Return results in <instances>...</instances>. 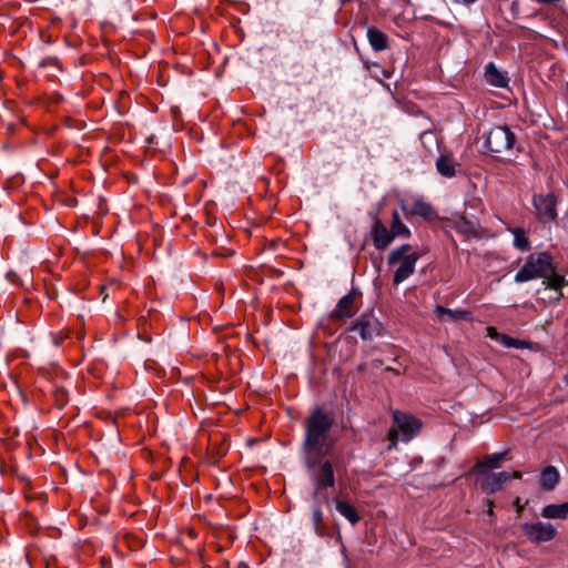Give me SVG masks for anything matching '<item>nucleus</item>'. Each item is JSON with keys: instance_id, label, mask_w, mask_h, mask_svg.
<instances>
[{"instance_id": "f3484780", "label": "nucleus", "mask_w": 568, "mask_h": 568, "mask_svg": "<svg viewBox=\"0 0 568 568\" xmlns=\"http://www.w3.org/2000/svg\"><path fill=\"white\" fill-rule=\"evenodd\" d=\"M559 478L560 476L557 468L554 466H547L540 474V487L544 490H552L557 486Z\"/></svg>"}, {"instance_id": "9b49d317", "label": "nucleus", "mask_w": 568, "mask_h": 568, "mask_svg": "<svg viewBox=\"0 0 568 568\" xmlns=\"http://www.w3.org/2000/svg\"><path fill=\"white\" fill-rule=\"evenodd\" d=\"M400 209L406 217L420 216L423 219H429L435 215V211L432 205L419 199L415 200L410 206H407L402 202Z\"/></svg>"}, {"instance_id": "a211bd4d", "label": "nucleus", "mask_w": 568, "mask_h": 568, "mask_svg": "<svg viewBox=\"0 0 568 568\" xmlns=\"http://www.w3.org/2000/svg\"><path fill=\"white\" fill-rule=\"evenodd\" d=\"M541 516L548 519H566L568 517V501L545 506Z\"/></svg>"}, {"instance_id": "0eeeda50", "label": "nucleus", "mask_w": 568, "mask_h": 568, "mask_svg": "<svg viewBox=\"0 0 568 568\" xmlns=\"http://www.w3.org/2000/svg\"><path fill=\"white\" fill-rule=\"evenodd\" d=\"M520 528L527 539L536 544L550 541L557 535L556 528L550 523H525Z\"/></svg>"}, {"instance_id": "aec40b11", "label": "nucleus", "mask_w": 568, "mask_h": 568, "mask_svg": "<svg viewBox=\"0 0 568 568\" xmlns=\"http://www.w3.org/2000/svg\"><path fill=\"white\" fill-rule=\"evenodd\" d=\"M389 230L392 231L394 239H409L412 236L410 230L403 223L399 213L396 210L392 213V223Z\"/></svg>"}, {"instance_id": "1a4fd4ad", "label": "nucleus", "mask_w": 568, "mask_h": 568, "mask_svg": "<svg viewBox=\"0 0 568 568\" xmlns=\"http://www.w3.org/2000/svg\"><path fill=\"white\" fill-rule=\"evenodd\" d=\"M358 292L352 290L347 295L343 296L336 307L331 313L332 320H341L352 317L358 310L357 298Z\"/></svg>"}, {"instance_id": "bb28decb", "label": "nucleus", "mask_w": 568, "mask_h": 568, "mask_svg": "<svg viewBox=\"0 0 568 568\" xmlns=\"http://www.w3.org/2000/svg\"><path fill=\"white\" fill-rule=\"evenodd\" d=\"M514 504H515V507H516V510H517V515L520 516V514H521V511L524 509V506L520 503V498L517 497Z\"/></svg>"}, {"instance_id": "6e6552de", "label": "nucleus", "mask_w": 568, "mask_h": 568, "mask_svg": "<svg viewBox=\"0 0 568 568\" xmlns=\"http://www.w3.org/2000/svg\"><path fill=\"white\" fill-rule=\"evenodd\" d=\"M532 205L536 210L537 219L541 223H549L557 219V197L555 194H535Z\"/></svg>"}, {"instance_id": "4be33fe9", "label": "nucleus", "mask_w": 568, "mask_h": 568, "mask_svg": "<svg viewBox=\"0 0 568 568\" xmlns=\"http://www.w3.org/2000/svg\"><path fill=\"white\" fill-rule=\"evenodd\" d=\"M335 504H336V510L343 517H345L352 525H355L361 520V517H359L357 510L349 503L336 499Z\"/></svg>"}, {"instance_id": "5701e85b", "label": "nucleus", "mask_w": 568, "mask_h": 568, "mask_svg": "<svg viewBox=\"0 0 568 568\" xmlns=\"http://www.w3.org/2000/svg\"><path fill=\"white\" fill-rule=\"evenodd\" d=\"M320 504L321 503L315 501V505L312 510V523L316 535L320 537H324L327 535V528L326 525L324 524L323 511L321 509Z\"/></svg>"}, {"instance_id": "cd10ccee", "label": "nucleus", "mask_w": 568, "mask_h": 568, "mask_svg": "<svg viewBox=\"0 0 568 568\" xmlns=\"http://www.w3.org/2000/svg\"><path fill=\"white\" fill-rule=\"evenodd\" d=\"M508 476H509V480H510L511 478L520 479L523 475L520 471H513V473H508Z\"/></svg>"}, {"instance_id": "20e7f679", "label": "nucleus", "mask_w": 568, "mask_h": 568, "mask_svg": "<svg viewBox=\"0 0 568 568\" xmlns=\"http://www.w3.org/2000/svg\"><path fill=\"white\" fill-rule=\"evenodd\" d=\"M393 420L394 426L389 428L387 434L389 450L397 447L399 436L403 442H409L419 433L422 427L419 419L399 410L393 413Z\"/></svg>"}, {"instance_id": "393cba45", "label": "nucleus", "mask_w": 568, "mask_h": 568, "mask_svg": "<svg viewBox=\"0 0 568 568\" xmlns=\"http://www.w3.org/2000/svg\"><path fill=\"white\" fill-rule=\"evenodd\" d=\"M55 400H57V404L58 406L61 408L65 405L67 403V392L64 389H57L55 390Z\"/></svg>"}, {"instance_id": "b1692460", "label": "nucleus", "mask_w": 568, "mask_h": 568, "mask_svg": "<svg viewBox=\"0 0 568 568\" xmlns=\"http://www.w3.org/2000/svg\"><path fill=\"white\" fill-rule=\"evenodd\" d=\"M507 230L514 235L513 245L519 251H529L530 242L526 235V232L520 227H507Z\"/></svg>"}, {"instance_id": "f03ea898", "label": "nucleus", "mask_w": 568, "mask_h": 568, "mask_svg": "<svg viewBox=\"0 0 568 568\" xmlns=\"http://www.w3.org/2000/svg\"><path fill=\"white\" fill-rule=\"evenodd\" d=\"M536 278H542L546 288L561 290L568 284L565 276L556 272L552 256L547 252L531 253L527 256L523 267L516 273L515 282L525 283Z\"/></svg>"}, {"instance_id": "2eb2a0df", "label": "nucleus", "mask_w": 568, "mask_h": 568, "mask_svg": "<svg viewBox=\"0 0 568 568\" xmlns=\"http://www.w3.org/2000/svg\"><path fill=\"white\" fill-rule=\"evenodd\" d=\"M458 166L459 164L450 154H442L436 161L437 171L445 178L455 176Z\"/></svg>"}, {"instance_id": "6ab92c4d", "label": "nucleus", "mask_w": 568, "mask_h": 568, "mask_svg": "<svg viewBox=\"0 0 568 568\" xmlns=\"http://www.w3.org/2000/svg\"><path fill=\"white\" fill-rule=\"evenodd\" d=\"M435 314L439 320L447 317L452 322L459 320H470V312L465 310H450L444 306L437 305L434 310Z\"/></svg>"}, {"instance_id": "dca6fc26", "label": "nucleus", "mask_w": 568, "mask_h": 568, "mask_svg": "<svg viewBox=\"0 0 568 568\" xmlns=\"http://www.w3.org/2000/svg\"><path fill=\"white\" fill-rule=\"evenodd\" d=\"M367 39L372 47V49L376 52L383 51L388 47V38L387 36L378 30L377 28H368L367 30Z\"/></svg>"}, {"instance_id": "4468645a", "label": "nucleus", "mask_w": 568, "mask_h": 568, "mask_svg": "<svg viewBox=\"0 0 568 568\" xmlns=\"http://www.w3.org/2000/svg\"><path fill=\"white\" fill-rule=\"evenodd\" d=\"M358 332L363 339H371L377 334V322L373 318L362 316L352 328Z\"/></svg>"}, {"instance_id": "c85d7f7f", "label": "nucleus", "mask_w": 568, "mask_h": 568, "mask_svg": "<svg viewBox=\"0 0 568 568\" xmlns=\"http://www.w3.org/2000/svg\"><path fill=\"white\" fill-rule=\"evenodd\" d=\"M534 1L539 4H551V3L558 2L559 0H534Z\"/></svg>"}, {"instance_id": "f257e3e1", "label": "nucleus", "mask_w": 568, "mask_h": 568, "mask_svg": "<svg viewBox=\"0 0 568 568\" xmlns=\"http://www.w3.org/2000/svg\"><path fill=\"white\" fill-rule=\"evenodd\" d=\"M334 424L333 415L323 408H315L305 422L304 453L307 467L316 466L326 456L333 443L329 433Z\"/></svg>"}, {"instance_id": "423d86ee", "label": "nucleus", "mask_w": 568, "mask_h": 568, "mask_svg": "<svg viewBox=\"0 0 568 568\" xmlns=\"http://www.w3.org/2000/svg\"><path fill=\"white\" fill-rule=\"evenodd\" d=\"M515 141L516 136L507 125L495 126L485 135V146L493 153H501L510 150Z\"/></svg>"}, {"instance_id": "a878e982", "label": "nucleus", "mask_w": 568, "mask_h": 568, "mask_svg": "<svg viewBox=\"0 0 568 568\" xmlns=\"http://www.w3.org/2000/svg\"><path fill=\"white\" fill-rule=\"evenodd\" d=\"M486 505L488 507L487 515L493 517L494 516V501L491 499H486Z\"/></svg>"}, {"instance_id": "7ed1b4c3", "label": "nucleus", "mask_w": 568, "mask_h": 568, "mask_svg": "<svg viewBox=\"0 0 568 568\" xmlns=\"http://www.w3.org/2000/svg\"><path fill=\"white\" fill-rule=\"evenodd\" d=\"M420 257L422 253L414 250L408 243L402 244L390 251L387 256V264L394 270L393 284L395 286L414 274L416 263Z\"/></svg>"}, {"instance_id": "f8f14e48", "label": "nucleus", "mask_w": 568, "mask_h": 568, "mask_svg": "<svg viewBox=\"0 0 568 568\" xmlns=\"http://www.w3.org/2000/svg\"><path fill=\"white\" fill-rule=\"evenodd\" d=\"M509 480L507 471L487 474L480 480V488L486 494H494L503 488V485Z\"/></svg>"}, {"instance_id": "9d476101", "label": "nucleus", "mask_w": 568, "mask_h": 568, "mask_svg": "<svg viewBox=\"0 0 568 568\" xmlns=\"http://www.w3.org/2000/svg\"><path fill=\"white\" fill-rule=\"evenodd\" d=\"M371 239L377 251L386 250L395 240L392 231L379 219H376L371 227Z\"/></svg>"}, {"instance_id": "39448f33", "label": "nucleus", "mask_w": 568, "mask_h": 568, "mask_svg": "<svg viewBox=\"0 0 568 568\" xmlns=\"http://www.w3.org/2000/svg\"><path fill=\"white\" fill-rule=\"evenodd\" d=\"M311 470V479L314 486L313 498L315 501L328 504L329 498L327 489L334 487L335 475L333 465L329 460H323L313 467H307Z\"/></svg>"}, {"instance_id": "7c9ffc66", "label": "nucleus", "mask_w": 568, "mask_h": 568, "mask_svg": "<svg viewBox=\"0 0 568 568\" xmlns=\"http://www.w3.org/2000/svg\"><path fill=\"white\" fill-rule=\"evenodd\" d=\"M488 332H489V335H490V336H493V335L495 334V328L489 327V328H488Z\"/></svg>"}, {"instance_id": "ddd939ff", "label": "nucleus", "mask_w": 568, "mask_h": 568, "mask_svg": "<svg viewBox=\"0 0 568 568\" xmlns=\"http://www.w3.org/2000/svg\"><path fill=\"white\" fill-rule=\"evenodd\" d=\"M485 79L487 83L496 88H506L509 83L506 73L499 71L493 62H489L485 68Z\"/></svg>"}, {"instance_id": "412c9836", "label": "nucleus", "mask_w": 568, "mask_h": 568, "mask_svg": "<svg viewBox=\"0 0 568 568\" xmlns=\"http://www.w3.org/2000/svg\"><path fill=\"white\" fill-rule=\"evenodd\" d=\"M507 452L487 455L483 460L474 466L475 471H483L488 468H497L501 460L505 459Z\"/></svg>"}, {"instance_id": "c756f323", "label": "nucleus", "mask_w": 568, "mask_h": 568, "mask_svg": "<svg viewBox=\"0 0 568 568\" xmlns=\"http://www.w3.org/2000/svg\"><path fill=\"white\" fill-rule=\"evenodd\" d=\"M476 1H477V0H460V2H462L463 4H466V6H468V4H470V3H474V2H476Z\"/></svg>"}]
</instances>
